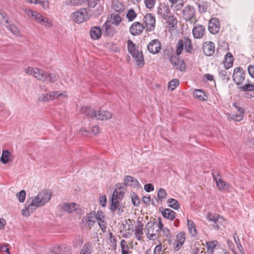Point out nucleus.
Returning <instances> with one entry per match:
<instances>
[{
	"instance_id": "nucleus-44",
	"label": "nucleus",
	"mask_w": 254,
	"mask_h": 254,
	"mask_svg": "<svg viewBox=\"0 0 254 254\" xmlns=\"http://www.w3.org/2000/svg\"><path fill=\"white\" fill-rule=\"evenodd\" d=\"M184 44L182 40H180L176 45V54L177 56H179L184 49Z\"/></svg>"
},
{
	"instance_id": "nucleus-34",
	"label": "nucleus",
	"mask_w": 254,
	"mask_h": 254,
	"mask_svg": "<svg viewBox=\"0 0 254 254\" xmlns=\"http://www.w3.org/2000/svg\"><path fill=\"white\" fill-rule=\"evenodd\" d=\"M187 224L189 232L192 236H194L196 234V230L195 225L193 221L191 220L188 219Z\"/></svg>"
},
{
	"instance_id": "nucleus-46",
	"label": "nucleus",
	"mask_w": 254,
	"mask_h": 254,
	"mask_svg": "<svg viewBox=\"0 0 254 254\" xmlns=\"http://www.w3.org/2000/svg\"><path fill=\"white\" fill-rule=\"evenodd\" d=\"M93 111L91 110L90 107H82L80 110V113L82 114H84L86 116H89L91 118V112Z\"/></svg>"
},
{
	"instance_id": "nucleus-62",
	"label": "nucleus",
	"mask_w": 254,
	"mask_h": 254,
	"mask_svg": "<svg viewBox=\"0 0 254 254\" xmlns=\"http://www.w3.org/2000/svg\"><path fill=\"white\" fill-rule=\"evenodd\" d=\"M42 16L41 14L35 11L32 17L39 22L41 20V19L42 18Z\"/></svg>"
},
{
	"instance_id": "nucleus-54",
	"label": "nucleus",
	"mask_w": 254,
	"mask_h": 254,
	"mask_svg": "<svg viewBox=\"0 0 254 254\" xmlns=\"http://www.w3.org/2000/svg\"><path fill=\"white\" fill-rule=\"evenodd\" d=\"M39 22L41 24L44 25L46 27H50L52 26L51 22L47 18L42 16V18L41 19Z\"/></svg>"
},
{
	"instance_id": "nucleus-11",
	"label": "nucleus",
	"mask_w": 254,
	"mask_h": 254,
	"mask_svg": "<svg viewBox=\"0 0 254 254\" xmlns=\"http://www.w3.org/2000/svg\"><path fill=\"white\" fill-rule=\"evenodd\" d=\"M208 29L211 33L217 34L220 29V22L218 19L215 17L211 18L208 23Z\"/></svg>"
},
{
	"instance_id": "nucleus-21",
	"label": "nucleus",
	"mask_w": 254,
	"mask_h": 254,
	"mask_svg": "<svg viewBox=\"0 0 254 254\" xmlns=\"http://www.w3.org/2000/svg\"><path fill=\"white\" fill-rule=\"evenodd\" d=\"M233 106L237 110L239 114L236 115H233L231 116V119L236 121H241L244 117V114L245 111L244 108L239 107V105L237 103H234L233 104Z\"/></svg>"
},
{
	"instance_id": "nucleus-20",
	"label": "nucleus",
	"mask_w": 254,
	"mask_h": 254,
	"mask_svg": "<svg viewBox=\"0 0 254 254\" xmlns=\"http://www.w3.org/2000/svg\"><path fill=\"white\" fill-rule=\"evenodd\" d=\"M125 183L126 185L134 188L138 189L141 187L137 180L131 176H126L124 178Z\"/></svg>"
},
{
	"instance_id": "nucleus-9",
	"label": "nucleus",
	"mask_w": 254,
	"mask_h": 254,
	"mask_svg": "<svg viewBox=\"0 0 254 254\" xmlns=\"http://www.w3.org/2000/svg\"><path fill=\"white\" fill-rule=\"evenodd\" d=\"M143 21L147 30L152 31L155 27V17L151 13L146 14L143 17Z\"/></svg>"
},
{
	"instance_id": "nucleus-16",
	"label": "nucleus",
	"mask_w": 254,
	"mask_h": 254,
	"mask_svg": "<svg viewBox=\"0 0 254 254\" xmlns=\"http://www.w3.org/2000/svg\"><path fill=\"white\" fill-rule=\"evenodd\" d=\"M205 28L202 24H196L192 28V33L195 39L202 38L205 33Z\"/></svg>"
},
{
	"instance_id": "nucleus-12",
	"label": "nucleus",
	"mask_w": 254,
	"mask_h": 254,
	"mask_svg": "<svg viewBox=\"0 0 254 254\" xmlns=\"http://www.w3.org/2000/svg\"><path fill=\"white\" fill-rule=\"evenodd\" d=\"M170 61L176 69L181 71L185 69L186 64L184 61L179 59L177 56H172L170 58Z\"/></svg>"
},
{
	"instance_id": "nucleus-40",
	"label": "nucleus",
	"mask_w": 254,
	"mask_h": 254,
	"mask_svg": "<svg viewBox=\"0 0 254 254\" xmlns=\"http://www.w3.org/2000/svg\"><path fill=\"white\" fill-rule=\"evenodd\" d=\"M110 20L113 24L118 25L121 22L122 18L118 14L112 13L111 15Z\"/></svg>"
},
{
	"instance_id": "nucleus-55",
	"label": "nucleus",
	"mask_w": 254,
	"mask_h": 254,
	"mask_svg": "<svg viewBox=\"0 0 254 254\" xmlns=\"http://www.w3.org/2000/svg\"><path fill=\"white\" fill-rule=\"evenodd\" d=\"M158 197L160 199H163L167 197V193L166 190L164 189L161 188L158 192Z\"/></svg>"
},
{
	"instance_id": "nucleus-19",
	"label": "nucleus",
	"mask_w": 254,
	"mask_h": 254,
	"mask_svg": "<svg viewBox=\"0 0 254 254\" xmlns=\"http://www.w3.org/2000/svg\"><path fill=\"white\" fill-rule=\"evenodd\" d=\"M83 223H85L89 228L93 227L95 223V212L92 211L87 214L86 217H84L82 220Z\"/></svg>"
},
{
	"instance_id": "nucleus-26",
	"label": "nucleus",
	"mask_w": 254,
	"mask_h": 254,
	"mask_svg": "<svg viewBox=\"0 0 254 254\" xmlns=\"http://www.w3.org/2000/svg\"><path fill=\"white\" fill-rule=\"evenodd\" d=\"M102 32L100 27H92L90 30L91 37L94 40H98L100 38Z\"/></svg>"
},
{
	"instance_id": "nucleus-22",
	"label": "nucleus",
	"mask_w": 254,
	"mask_h": 254,
	"mask_svg": "<svg viewBox=\"0 0 254 254\" xmlns=\"http://www.w3.org/2000/svg\"><path fill=\"white\" fill-rule=\"evenodd\" d=\"M118 196V191L117 189H115L112 194L110 205V209L113 212H115L117 209L119 204Z\"/></svg>"
},
{
	"instance_id": "nucleus-42",
	"label": "nucleus",
	"mask_w": 254,
	"mask_h": 254,
	"mask_svg": "<svg viewBox=\"0 0 254 254\" xmlns=\"http://www.w3.org/2000/svg\"><path fill=\"white\" fill-rule=\"evenodd\" d=\"M126 16L129 21H132L136 17L137 14L133 9L130 8L127 11Z\"/></svg>"
},
{
	"instance_id": "nucleus-36",
	"label": "nucleus",
	"mask_w": 254,
	"mask_h": 254,
	"mask_svg": "<svg viewBox=\"0 0 254 254\" xmlns=\"http://www.w3.org/2000/svg\"><path fill=\"white\" fill-rule=\"evenodd\" d=\"M194 96L198 98L201 101H204L206 100V96L202 90L199 89H196L193 93Z\"/></svg>"
},
{
	"instance_id": "nucleus-64",
	"label": "nucleus",
	"mask_w": 254,
	"mask_h": 254,
	"mask_svg": "<svg viewBox=\"0 0 254 254\" xmlns=\"http://www.w3.org/2000/svg\"><path fill=\"white\" fill-rule=\"evenodd\" d=\"M99 200H100V204L103 207H105L106 206V201H107L106 196L105 195L100 196L99 197Z\"/></svg>"
},
{
	"instance_id": "nucleus-18",
	"label": "nucleus",
	"mask_w": 254,
	"mask_h": 254,
	"mask_svg": "<svg viewBox=\"0 0 254 254\" xmlns=\"http://www.w3.org/2000/svg\"><path fill=\"white\" fill-rule=\"evenodd\" d=\"M204 54L207 56H212L215 52V45L212 42H206L203 45Z\"/></svg>"
},
{
	"instance_id": "nucleus-51",
	"label": "nucleus",
	"mask_w": 254,
	"mask_h": 254,
	"mask_svg": "<svg viewBox=\"0 0 254 254\" xmlns=\"http://www.w3.org/2000/svg\"><path fill=\"white\" fill-rule=\"evenodd\" d=\"M16 196L18 197L19 201L20 202H23L25 199L26 192L24 190L20 191L16 194Z\"/></svg>"
},
{
	"instance_id": "nucleus-41",
	"label": "nucleus",
	"mask_w": 254,
	"mask_h": 254,
	"mask_svg": "<svg viewBox=\"0 0 254 254\" xmlns=\"http://www.w3.org/2000/svg\"><path fill=\"white\" fill-rule=\"evenodd\" d=\"M219 76L224 82H227L230 79V73L225 70H221L219 71Z\"/></svg>"
},
{
	"instance_id": "nucleus-60",
	"label": "nucleus",
	"mask_w": 254,
	"mask_h": 254,
	"mask_svg": "<svg viewBox=\"0 0 254 254\" xmlns=\"http://www.w3.org/2000/svg\"><path fill=\"white\" fill-rule=\"evenodd\" d=\"M144 190L147 192L153 191L154 190V186L151 184H147L145 185L144 186Z\"/></svg>"
},
{
	"instance_id": "nucleus-6",
	"label": "nucleus",
	"mask_w": 254,
	"mask_h": 254,
	"mask_svg": "<svg viewBox=\"0 0 254 254\" xmlns=\"http://www.w3.org/2000/svg\"><path fill=\"white\" fill-rule=\"evenodd\" d=\"M0 22L5 25L14 35H19V31L15 25L9 23L8 18L4 13L0 12Z\"/></svg>"
},
{
	"instance_id": "nucleus-10",
	"label": "nucleus",
	"mask_w": 254,
	"mask_h": 254,
	"mask_svg": "<svg viewBox=\"0 0 254 254\" xmlns=\"http://www.w3.org/2000/svg\"><path fill=\"white\" fill-rule=\"evenodd\" d=\"M112 118V114L105 110L93 111L91 112V118L101 121L110 119Z\"/></svg>"
},
{
	"instance_id": "nucleus-13",
	"label": "nucleus",
	"mask_w": 254,
	"mask_h": 254,
	"mask_svg": "<svg viewBox=\"0 0 254 254\" xmlns=\"http://www.w3.org/2000/svg\"><path fill=\"white\" fill-rule=\"evenodd\" d=\"M96 220L103 232H105L107 229V222L105 220V215L102 211L99 210L95 213Z\"/></svg>"
},
{
	"instance_id": "nucleus-53",
	"label": "nucleus",
	"mask_w": 254,
	"mask_h": 254,
	"mask_svg": "<svg viewBox=\"0 0 254 254\" xmlns=\"http://www.w3.org/2000/svg\"><path fill=\"white\" fill-rule=\"evenodd\" d=\"M240 89L243 91H254V85L251 84H247L244 86H241Z\"/></svg>"
},
{
	"instance_id": "nucleus-56",
	"label": "nucleus",
	"mask_w": 254,
	"mask_h": 254,
	"mask_svg": "<svg viewBox=\"0 0 254 254\" xmlns=\"http://www.w3.org/2000/svg\"><path fill=\"white\" fill-rule=\"evenodd\" d=\"M218 214H211V213H208L206 218L207 219H208L209 221L212 222L214 223L213 226L215 225L216 221L217 218Z\"/></svg>"
},
{
	"instance_id": "nucleus-52",
	"label": "nucleus",
	"mask_w": 254,
	"mask_h": 254,
	"mask_svg": "<svg viewBox=\"0 0 254 254\" xmlns=\"http://www.w3.org/2000/svg\"><path fill=\"white\" fill-rule=\"evenodd\" d=\"M131 200L132 204L135 206H137L140 204V200L137 195L134 192L131 194Z\"/></svg>"
},
{
	"instance_id": "nucleus-29",
	"label": "nucleus",
	"mask_w": 254,
	"mask_h": 254,
	"mask_svg": "<svg viewBox=\"0 0 254 254\" xmlns=\"http://www.w3.org/2000/svg\"><path fill=\"white\" fill-rule=\"evenodd\" d=\"M196 4L198 7V12L200 13H204L206 12L208 8L207 2L204 0H198Z\"/></svg>"
},
{
	"instance_id": "nucleus-58",
	"label": "nucleus",
	"mask_w": 254,
	"mask_h": 254,
	"mask_svg": "<svg viewBox=\"0 0 254 254\" xmlns=\"http://www.w3.org/2000/svg\"><path fill=\"white\" fill-rule=\"evenodd\" d=\"M161 232H162L163 234L164 237H165L167 239H170L171 238V234L170 230L167 228L165 227Z\"/></svg>"
},
{
	"instance_id": "nucleus-8",
	"label": "nucleus",
	"mask_w": 254,
	"mask_h": 254,
	"mask_svg": "<svg viewBox=\"0 0 254 254\" xmlns=\"http://www.w3.org/2000/svg\"><path fill=\"white\" fill-rule=\"evenodd\" d=\"M154 225L155 223L151 221L148 222L145 225L146 236L151 240H155L159 238L158 232L154 230Z\"/></svg>"
},
{
	"instance_id": "nucleus-28",
	"label": "nucleus",
	"mask_w": 254,
	"mask_h": 254,
	"mask_svg": "<svg viewBox=\"0 0 254 254\" xmlns=\"http://www.w3.org/2000/svg\"><path fill=\"white\" fill-rule=\"evenodd\" d=\"M213 177L215 179L216 185L220 190H227L229 188V185L224 182L221 179H217L215 174H213Z\"/></svg>"
},
{
	"instance_id": "nucleus-4",
	"label": "nucleus",
	"mask_w": 254,
	"mask_h": 254,
	"mask_svg": "<svg viewBox=\"0 0 254 254\" xmlns=\"http://www.w3.org/2000/svg\"><path fill=\"white\" fill-rule=\"evenodd\" d=\"M127 49L131 56L134 58L136 64L138 66L143 65L144 60L142 54L135 49V45L130 40L127 41Z\"/></svg>"
},
{
	"instance_id": "nucleus-2",
	"label": "nucleus",
	"mask_w": 254,
	"mask_h": 254,
	"mask_svg": "<svg viewBox=\"0 0 254 254\" xmlns=\"http://www.w3.org/2000/svg\"><path fill=\"white\" fill-rule=\"evenodd\" d=\"M25 71L26 73L33 75L37 80L47 83H53L57 80L54 74L49 73L37 68L29 67Z\"/></svg>"
},
{
	"instance_id": "nucleus-45",
	"label": "nucleus",
	"mask_w": 254,
	"mask_h": 254,
	"mask_svg": "<svg viewBox=\"0 0 254 254\" xmlns=\"http://www.w3.org/2000/svg\"><path fill=\"white\" fill-rule=\"evenodd\" d=\"M226 222L223 217L220 216L219 215L217 216L215 225H214V227L215 229L218 230L219 228L220 225H223L225 224Z\"/></svg>"
},
{
	"instance_id": "nucleus-3",
	"label": "nucleus",
	"mask_w": 254,
	"mask_h": 254,
	"mask_svg": "<svg viewBox=\"0 0 254 254\" xmlns=\"http://www.w3.org/2000/svg\"><path fill=\"white\" fill-rule=\"evenodd\" d=\"M92 13L88 8H82L72 14L73 21L77 23H81L89 20Z\"/></svg>"
},
{
	"instance_id": "nucleus-49",
	"label": "nucleus",
	"mask_w": 254,
	"mask_h": 254,
	"mask_svg": "<svg viewBox=\"0 0 254 254\" xmlns=\"http://www.w3.org/2000/svg\"><path fill=\"white\" fill-rule=\"evenodd\" d=\"M179 84V81L177 79H174L169 82L168 88L173 91L176 86Z\"/></svg>"
},
{
	"instance_id": "nucleus-31",
	"label": "nucleus",
	"mask_w": 254,
	"mask_h": 254,
	"mask_svg": "<svg viewBox=\"0 0 254 254\" xmlns=\"http://www.w3.org/2000/svg\"><path fill=\"white\" fill-rule=\"evenodd\" d=\"M163 18L167 21L169 28H174L175 26L177 25V19L173 16H168V15L164 14Z\"/></svg>"
},
{
	"instance_id": "nucleus-17",
	"label": "nucleus",
	"mask_w": 254,
	"mask_h": 254,
	"mask_svg": "<svg viewBox=\"0 0 254 254\" xmlns=\"http://www.w3.org/2000/svg\"><path fill=\"white\" fill-rule=\"evenodd\" d=\"M185 233L181 232L176 237V240L174 243V248L176 251H179L185 241Z\"/></svg>"
},
{
	"instance_id": "nucleus-35",
	"label": "nucleus",
	"mask_w": 254,
	"mask_h": 254,
	"mask_svg": "<svg viewBox=\"0 0 254 254\" xmlns=\"http://www.w3.org/2000/svg\"><path fill=\"white\" fill-rule=\"evenodd\" d=\"M169 206L175 210H178L180 207L179 202L174 198H169L167 200Z\"/></svg>"
},
{
	"instance_id": "nucleus-32",
	"label": "nucleus",
	"mask_w": 254,
	"mask_h": 254,
	"mask_svg": "<svg viewBox=\"0 0 254 254\" xmlns=\"http://www.w3.org/2000/svg\"><path fill=\"white\" fill-rule=\"evenodd\" d=\"M113 9L119 13L122 12L125 9V6L121 2L116 0L113 3Z\"/></svg>"
},
{
	"instance_id": "nucleus-59",
	"label": "nucleus",
	"mask_w": 254,
	"mask_h": 254,
	"mask_svg": "<svg viewBox=\"0 0 254 254\" xmlns=\"http://www.w3.org/2000/svg\"><path fill=\"white\" fill-rule=\"evenodd\" d=\"M162 249V244L157 245L154 250L153 254H163Z\"/></svg>"
},
{
	"instance_id": "nucleus-39",
	"label": "nucleus",
	"mask_w": 254,
	"mask_h": 254,
	"mask_svg": "<svg viewBox=\"0 0 254 254\" xmlns=\"http://www.w3.org/2000/svg\"><path fill=\"white\" fill-rule=\"evenodd\" d=\"M206 244L208 253H210V254H212L213 253V250L215 248L218 244V242L217 241H213L207 242Z\"/></svg>"
},
{
	"instance_id": "nucleus-57",
	"label": "nucleus",
	"mask_w": 254,
	"mask_h": 254,
	"mask_svg": "<svg viewBox=\"0 0 254 254\" xmlns=\"http://www.w3.org/2000/svg\"><path fill=\"white\" fill-rule=\"evenodd\" d=\"M37 4H40L44 8H47L49 6L48 0H36Z\"/></svg>"
},
{
	"instance_id": "nucleus-33",
	"label": "nucleus",
	"mask_w": 254,
	"mask_h": 254,
	"mask_svg": "<svg viewBox=\"0 0 254 254\" xmlns=\"http://www.w3.org/2000/svg\"><path fill=\"white\" fill-rule=\"evenodd\" d=\"M92 252V244L89 243H86L83 245L81 249L80 254H91Z\"/></svg>"
},
{
	"instance_id": "nucleus-61",
	"label": "nucleus",
	"mask_w": 254,
	"mask_h": 254,
	"mask_svg": "<svg viewBox=\"0 0 254 254\" xmlns=\"http://www.w3.org/2000/svg\"><path fill=\"white\" fill-rule=\"evenodd\" d=\"M64 251L62 247L57 246L53 248V254H63Z\"/></svg>"
},
{
	"instance_id": "nucleus-63",
	"label": "nucleus",
	"mask_w": 254,
	"mask_h": 254,
	"mask_svg": "<svg viewBox=\"0 0 254 254\" xmlns=\"http://www.w3.org/2000/svg\"><path fill=\"white\" fill-rule=\"evenodd\" d=\"M248 70L250 75L254 78V65H250L248 66Z\"/></svg>"
},
{
	"instance_id": "nucleus-23",
	"label": "nucleus",
	"mask_w": 254,
	"mask_h": 254,
	"mask_svg": "<svg viewBox=\"0 0 254 254\" xmlns=\"http://www.w3.org/2000/svg\"><path fill=\"white\" fill-rule=\"evenodd\" d=\"M78 205L75 203H64L61 208L65 212L70 213L78 210Z\"/></svg>"
},
{
	"instance_id": "nucleus-50",
	"label": "nucleus",
	"mask_w": 254,
	"mask_h": 254,
	"mask_svg": "<svg viewBox=\"0 0 254 254\" xmlns=\"http://www.w3.org/2000/svg\"><path fill=\"white\" fill-rule=\"evenodd\" d=\"M9 244L7 243L0 244V252H5L6 254H11L8 248Z\"/></svg>"
},
{
	"instance_id": "nucleus-47",
	"label": "nucleus",
	"mask_w": 254,
	"mask_h": 254,
	"mask_svg": "<svg viewBox=\"0 0 254 254\" xmlns=\"http://www.w3.org/2000/svg\"><path fill=\"white\" fill-rule=\"evenodd\" d=\"M185 45V50L188 53H190L192 51V45L190 39L187 38L185 39L184 42Z\"/></svg>"
},
{
	"instance_id": "nucleus-24",
	"label": "nucleus",
	"mask_w": 254,
	"mask_h": 254,
	"mask_svg": "<svg viewBox=\"0 0 254 254\" xmlns=\"http://www.w3.org/2000/svg\"><path fill=\"white\" fill-rule=\"evenodd\" d=\"M102 34L105 36H112L114 32V28L106 21L102 26Z\"/></svg>"
},
{
	"instance_id": "nucleus-1",
	"label": "nucleus",
	"mask_w": 254,
	"mask_h": 254,
	"mask_svg": "<svg viewBox=\"0 0 254 254\" xmlns=\"http://www.w3.org/2000/svg\"><path fill=\"white\" fill-rule=\"evenodd\" d=\"M52 192L42 191L37 195L29 198L25 203V209L22 210L23 216L28 217L37 208L43 206L51 199Z\"/></svg>"
},
{
	"instance_id": "nucleus-43",
	"label": "nucleus",
	"mask_w": 254,
	"mask_h": 254,
	"mask_svg": "<svg viewBox=\"0 0 254 254\" xmlns=\"http://www.w3.org/2000/svg\"><path fill=\"white\" fill-rule=\"evenodd\" d=\"M143 2L145 7L151 10L154 8L156 0H143Z\"/></svg>"
},
{
	"instance_id": "nucleus-7",
	"label": "nucleus",
	"mask_w": 254,
	"mask_h": 254,
	"mask_svg": "<svg viewBox=\"0 0 254 254\" xmlns=\"http://www.w3.org/2000/svg\"><path fill=\"white\" fill-rule=\"evenodd\" d=\"M233 80L237 85L241 84L245 79V72L241 67H236L232 76Z\"/></svg>"
},
{
	"instance_id": "nucleus-38",
	"label": "nucleus",
	"mask_w": 254,
	"mask_h": 254,
	"mask_svg": "<svg viewBox=\"0 0 254 254\" xmlns=\"http://www.w3.org/2000/svg\"><path fill=\"white\" fill-rule=\"evenodd\" d=\"M172 3L171 6L174 7L176 10L180 9L183 6V0H169Z\"/></svg>"
},
{
	"instance_id": "nucleus-5",
	"label": "nucleus",
	"mask_w": 254,
	"mask_h": 254,
	"mask_svg": "<svg viewBox=\"0 0 254 254\" xmlns=\"http://www.w3.org/2000/svg\"><path fill=\"white\" fill-rule=\"evenodd\" d=\"M182 17L186 21L194 25L197 22L194 7L190 4L187 5L182 10Z\"/></svg>"
},
{
	"instance_id": "nucleus-15",
	"label": "nucleus",
	"mask_w": 254,
	"mask_h": 254,
	"mask_svg": "<svg viewBox=\"0 0 254 254\" xmlns=\"http://www.w3.org/2000/svg\"><path fill=\"white\" fill-rule=\"evenodd\" d=\"M144 26L139 22H134L129 28L130 34L133 36L140 35L143 31Z\"/></svg>"
},
{
	"instance_id": "nucleus-27",
	"label": "nucleus",
	"mask_w": 254,
	"mask_h": 254,
	"mask_svg": "<svg viewBox=\"0 0 254 254\" xmlns=\"http://www.w3.org/2000/svg\"><path fill=\"white\" fill-rule=\"evenodd\" d=\"M161 213L165 218L170 220H173L175 218L176 215V213L169 208L164 209L161 211Z\"/></svg>"
},
{
	"instance_id": "nucleus-25",
	"label": "nucleus",
	"mask_w": 254,
	"mask_h": 254,
	"mask_svg": "<svg viewBox=\"0 0 254 254\" xmlns=\"http://www.w3.org/2000/svg\"><path fill=\"white\" fill-rule=\"evenodd\" d=\"M138 224L134 228L135 237L138 241H140L143 235V224L139 220L137 221Z\"/></svg>"
},
{
	"instance_id": "nucleus-14",
	"label": "nucleus",
	"mask_w": 254,
	"mask_h": 254,
	"mask_svg": "<svg viewBox=\"0 0 254 254\" xmlns=\"http://www.w3.org/2000/svg\"><path fill=\"white\" fill-rule=\"evenodd\" d=\"M148 51L153 54L159 52L161 49V43L158 39L151 41L147 46Z\"/></svg>"
},
{
	"instance_id": "nucleus-48",
	"label": "nucleus",
	"mask_w": 254,
	"mask_h": 254,
	"mask_svg": "<svg viewBox=\"0 0 254 254\" xmlns=\"http://www.w3.org/2000/svg\"><path fill=\"white\" fill-rule=\"evenodd\" d=\"M126 243V242L125 240H122L121 242L122 254H128V246L127 245H125Z\"/></svg>"
},
{
	"instance_id": "nucleus-37",
	"label": "nucleus",
	"mask_w": 254,
	"mask_h": 254,
	"mask_svg": "<svg viewBox=\"0 0 254 254\" xmlns=\"http://www.w3.org/2000/svg\"><path fill=\"white\" fill-rule=\"evenodd\" d=\"M10 156V152L7 150L2 151L0 161L4 164H7L9 162V158Z\"/></svg>"
},
{
	"instance_id": "nucleus-30",
	"label": "nucleus",
	"mask_w": 254,
	"mask_h": 254,
	"mask_svg": "<svg viewBox=\"0 0 254 254\" xmlns=\"http://www.w3.org/2000/svg\"><path fill=\"white\" fill-rule=\"evenodd\" d=\"M233 57L231 53H228L225 55L224 66L226 68L228 69L232 66L233 64Z\"/></svg>"
}]
</instances>
